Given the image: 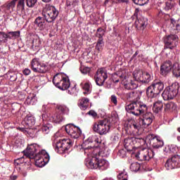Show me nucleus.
<instances>
[{
    "mask_svg": "<svg viewBox=\"0 0 180 180\" xmlns=\"http://www.w3.org/2000/svg\"><path fill=\"white\" fill-rule=\"evenodd\" d=\"M94 143H96L97 144H99V143H101V141H99V138L98 136L96 140H94Z\"/></svg>",
    "mask_w": 180,
    "mask_h": 180,
    "instance_id": "nucleus-58",
    "label": "nucleus"
},
{
    "mask_svg": "<svg viewBox=\"0 0 180 180\" xmlns=\"http://www.w3.org/2000/svg\"><path fill=\"white\" fill-rule=\"evenodd\" d=\"M125 110L134 116H141V123L143 127H148L154 120V115L150 112H147L148 108L143 102L131 103L125 106Z\"/></svg>",
    "mask_w": 180,
    "mask_h": 180,
    "instance_id": "nucleus-2",
    "label": "nucleus"
},
{
    "mask_svg": "<svg viewBox=\"0 0 180 180\" xmlns=\"http://www.w3.org/2000/svg\"><path fill=\"white\" fill-rule=\"evenodd\" d=\"M34 23L37 25V26H38L39 28L41 29V30H43L46 26V20L41 17H37L35 19Z\"/></svg>",
    "mask_w": 180,
    "mask_h": 180,
    "instance_id": "nucleus-28",
    "label": "nucleus"
},
{
    "mask_svg": "<svg viewBox=\"0 0 180 180\" xmlns=\"http://www.w3.org/2000/svg\"><path fill=\"white\" fill-rule=\"evenodd\" d=\"M80 71L82 74H84V75H86V74H89L91 72V68L89 67H81L80 68Z\"/></svg>",
    "mask_w": 180,
    "mask_h": 180,
    "instance_id": "nucleus-48",
    "label": "nucleus"
},
{
    "mask_svg": "<svg viewBox=\"0 0 180 180\" xmlns=\"http://www.w3.org/2000/svg\"><path fill=\"white\" fill-rule=\"evenodd\" d=\"M32 72V71L30 70V69L29 68H25L23 71L22 73L24 74V75H30V73Z\"/></svg>",
    "mask_w": 180,
    "mask_h": 180,
    "instance_id": "nucleus-55",
    "label": "nucleus"
},
{
    "mask_svg": "<svg viewBox=\"0 0 180 180\" xmlns=\"http://www.w3.org/2000/svg\"><path fill=\"white\" fill-rule=\"evenodd\" d=\"M84 154L88 157L85 160V165L89 169L106 171L110 167L109 161L99 158V157L109 156V153L103 150L98 151V150L95 149L92 151V146H89L87 148H84Z\"/></svg>",
    "mask_w": 180,
    "mask_h": 180,
    "instance_id": "nucleus-1",
    "label": "nucleus"
},
{
    "mask_svg": "<svg viewBox=\"0 0 180 180\" xmlns=\"http://www.w3.org/2000/svg\"><path fill=\"white\" fill-rule=\"evenodd\" d=\"M180 156L175 155L171 158L168 159L165 166L167 169H174L178 168V164H179Z\"/></svg>",
    "mask_w": 180,
    "mask_h": 180,
    "instance_id": "nucleus-19",
    "label": "nucleus"
},
{
    "mask_svg": "<svg viewBox=\"0 0 180 180\" xmlns=\"http://www.w3.org/2000/svg\"><path fill=\"white\" fill-rule=\"evenodd\" d=\"M178 92H179V84L175 82L165 88L162 94V96L164 101H169L174 99L178 95Z\"/></svg>",
    "mask_w": 180,
    "mask_h": 180,
    "instance_id": "nucleus-8",
    "label": "nucleus"
},
{
    "mask_svg": "<svg viewBox=\"0 0 180 180\" xmlns=\"http://www.w3.org/2000/svg\"><path fill=\"white\" fill-rule=\"evenodd\" d=\"M179 27H180L179 24H176V30H179Z\"/></svg>",
    "mask_w": 180,
    "mask_h": 180,
    "instance_id": "nucleus-60",
    "label": "nucleus"
},
{
    "mask_svg": "<svg viewBox=\"0 0 180 180\" xmlns=\"http://www.w3.org/2000/svg\"><path fill=\"white\" fill-rule=\"evenodd\" d=\"M138 87L139 84H137V82H136V80H131L130 82L124 84L125 89L128 90L137 89Z\"/></svg>",
    "mask_w": 180,
    "mask_h": 180,
    "instance_id": "nucleus-31",
    "label": "nucleus"
},
{
    "mask_svg": "<svg viewBox=\"0 0 180 180\" xmlns=\"http://www.w3.org/2000/svg\"><path fill=\"white\" fill-rule=\"evenodd\" d=\"M82 88L84 90V91L83 92L84 95H89V94H91L92 91V86H91V83L89 82L84 83L82 85Z\"/></svg>",
    "mask_w": 180,
    "mask_h": 180,
    "instance_id": "nucleus-33",
    "label": "nucleus"
},
{
    "mask_svg": "<svg viewBox=\"0 0 180 180\" xmlns=\"http://www.w3.org/2000/svg\"><path fill=\"white\" fill-rule=\"evenodd\" d=\"M173 75L174 77H176V78L180 77V67H179V63H174L173 65V68L172 69Z\"/></svg>",
    "mask_w": 180,
    "mask_h": 180,
    "instance_id": "nucleus-32",
    "label": "nucleus"
},
{
    "mask_svg": "<svg viewBox=\"0 0 180 180\" xmlns=\"http://www.w3.org/2000/svg\"><path fill=\"white\" fill-rule=\"evenodd\" d=\"M164 91V82L160 80L154 81L146 89V95L148 98H155Z\"/></svg>",
    "mask_w": 180,
    "mask_h": 180,
    "instance_id": "nucleus-6",
    "label": "nucleus"
},
{
    "mask_svg": "<svg viewBox=\"0 0 180 180\" xmlns=\"http://www.w3.org/2000/svg\"><path fill=\"white\" fill-rule=\"evenodd\" d=\"M117 179L118 180H129V175H127V172L123 171L120 172V173L117 175Z\"/></svg>",
    "mask_w": 180,
    "mask_h": 180,
    "instance_id": "nucleus-39",
    "label": "nucleus"
},
{
    "mask_svg": "<svg viewBox=\"0 0 180 180\" xmlns=\"http://www.w3.org/2000/svg\"><path fill=\"white\" fill-rule=\"evenodd\" d=\"M53 83L56 88H58L61 91H67L71 86L70 78L63 72L58 73L53 77Z\"/></svg>",
    "mask_w": 180,
    "mask_h": 180,
    "instance_id": "nucleus-4",
    "label": "nucleus"
},
{
    "mask_svg": "<svg viewBox=\"0 0 180 180\" xmlns=\"http://www.w3.org/2000/svg\"><path fill=\"white\" fill-rule=\"evenodd\" d=\"M94 140H98V136H89L83 143V146H88V144H92Z\"/></svg>",
    "mask_w": 180,
    "mask_h": 180,
    "instance_id": "nucleus-40",
    "label": "nucleus"
},
{
    "mask_svg": "<svg viewBox=\"0 0 180 180\" xmlns=\"http://www.w3.org/2000/svg\"><path fill=\"white\" fill-rule=\"evenodd\" d=\"M10 178H11V180H16V179H18V176L12 175V176H10Z\"/></svg>",
    "mask_w": 180,
    "mask_h": 180,
    "instance_id": "nucleus-57",
    "label": "nucleus"
},
{
    "mask_svg": "<svg viewBox=\"0 0 180 180\" xmlns=\"http://www.w3.org/2000/svg\"><path fill=\"white\" fill-rule=\"evenodd\" d=\"M103 180H115L112 178H105Z\"/></svg>",
    "mask_w": 180,
    "mask_h": 180,
    "instance_id": "nucleus-62",
    "label": "nucleus"
},
{
    "mask_svg": "<svg viewBox=\"0 0 180 180\" xmlns=\"http://www.w3.org/2000/svg\"><path fill=\"white\" fill-rule=\"evenodd\" d=\"M37 151L39 152L36 154ZM22 153H24V155L30 160H33V158L36 157L37 158H39L41 160H45L46 162L50 161V155L49 153H47L45 150H40V146H39L37 143H32L28 145L26 150H23Z\"/></svg>",
    "mask_w": 180,
    "mask_h": 180,
    "instance_id": "nucleus-3",
    "label": "nucleus"
},
{
    "mask_svg": "<svg viewBox=\"0 0 180 180\" xmlns=\"http://www.w3.org/2000/svg\"><path fill=\"white\" fill-rule=\"evenodd\" d=\"M42 120L44 122H51L52 123H61L64 120V117L61 114H54L53 115H49L47 114H42Z\"/></svg>",
    "mask_w": 180,
    "mask_h": 180,
    "instance_id": "nucleus-16",
    "label": "nucleus"
},
{
    "mask_svg": "<svg viewBox=\"0 0 180 180\" xmlns=\"http://www.w3.org/2000/svg\"><path fill=\"white\" fill-rule=\"evenodd\" d=\"M118 77H120L121 81H126L127 79V72L126 70L119 72Z\"/></svg>",
    "mask_w": 180,
    "mask_h": 180,
    "instance_id": "nucleus-44",
    "label": "nucleus"
},
{
    "mask_svg": "<svg viewBox=\"0 0 180 180\" xmlns=\"http://www.w3.org/2000/svg\"><path fill=\"white\" fill-rule=\"evenodd\" d=\"M4 39H6V33L0 32V42L3 41Z\"/></svg>",
    "mask_w": 180,
    "mask_h": 180,
    "instance_id": "nucleus-53",
    "label": "nucleus"
},
{
    "mask_svg": "<svg viewBox=\"0 0 180 180\" xmlns=\"http://www.w3.org/2000/svg\"><path fill=\"white\" fill-rule=\"evenodd\" d=\"M88 115L92 116V117H96V116H98V113H96V112H95L94 110L89 111Z\"/></svg>",
    "mask_w": 180,
    "mask_h": 180,
    "instance_id": "nucleus-54",
    "label": "nucleus"
},
{
    "mask_svg": "<svg viewBox=\"0 0 180 180\" xmlns=\"http://www.w3.org/2000/svg\"><path fill=\"white\" fill-rule=\"evenodd\" d=\"M20 36V32L18 31L15 32H9L8 34H6V39H16V37H19Z\"/></svg>",
    "mask_w": 180,
    "mask_h": 180,
    "instance_id": "nucleus-38",
    "label": "nucleus"
},
{
    "mask_svg": "<svg viewBox=\"0 0 180 180\" xmlns=\"http://www.w3.org/2000/svg\"><path fill=\"white\" fill-rule=\"evenodd\" d=\"M34 158L35 160V165L37 167H39V168L44 167V165H46L49 162H46L44 159L37 158L36 157H34Z\"/></svg>",
    "mask_w": 180,
    "mask_h": 180,
    "instance_id": "nucleus-36",
    "label": "nucleus"
},
{
    "mask_svg": "<svg viewBox=\"0 0 180 180\" xmlns=\"http://www.w3.org/2000/svg\"><path fill=\"white\" fill-rule=\"evenodd\" d=\"M78 106L81 110H86L89 108V98H82L78 101Z\"/></svg>",
    "mask_w": 180,
    "mask_h": 180,
    "instance_id": "nucleus-24",
    "label": "nucleus"
},
{
    "mask_svg": "<svg viewBox=\"0 0 180 180\" xmlns=\"http://www.w3.org/2000/svg\"><path fill=\"white\" fill-rule=\"evenodd\" d=\"M140 164L139 162L131 163L130 166V169L133 172H137V171H140Z\"/></svg>",
    "mask_w": 180,
    "mask_h": 180,
    "instance_id": "nucleus-41",
    "label": "nucleus"
},
{
    "mask_svg": "<svg viewBox=\"0 0 180 180\" xmlns=\"http://www.w3.org/2000/svg\"><path fill=\"white\" fill-rule=\"evenodd\" d=\"M34 124H36V119H34V117L33 115H27L24 121V126L25 128H20V130L24 134L32 136V127H33Z\"/></svg>",
    "mask_w": 180,
    "mask_h": 180,
    "instance_id": "nucleus-11",
    "label": "nucleus"
},
{
    "mask_svg": "<svg viewBox=\"0 0 180 180\" xmlns=\"http://www.w3.org/2000/svg\"><path fill=\"white\" fill-rule=\"evenodd\" d=\"M25 1L28 8H33L37 4V0H25Z\"/></svg>",
    "mask_w": 180,
    "mask_h": 180,
    "instance_id": "nucleus-47",
    "label": "nucleus"
},
{
    "mask_svg": "<svg viewBox=\"0 0 180 180\" xmlns=\"http://www.w3.org/2000/svg\"><path fill=\"white\" fill-rule=\"evenodd\" d=\"M155 155L154 151L151 149L143 148L136 153L135 157L139 161H150Z\"/></svg>",
    "mask_w": 180,
    "mask_h": 180,
    "instance_id": "nucleus-12",
    "label": "nucleus"
},
{
    "mask_svg": "<svg viewBox=\"0 0 180 180\" xmlns=\"http://www.w3.org/2000/svg\"><path fill=\"white\" fill-rule=\"evenodd\" d=\"M174 67V63L171 60L165 61L160 66V74L163 77H167L168 74L171 73L172 68Z\"/></svg>",
    "mask_w": 180,
    "mask_h": 180,
    "instance_id": "nucleus-18",
    "label": "nucleus"
},
{
    "mask_svg": "<svg viewBox=\"0 0 180 180\" xmlns=\"http://www.w3.org/2000/svg\"><path fill=\"white\" fill-rule=\"evenodd\" d=\"M177 130H178V132H179V133H180V127H179V128H178V129H177Z\"/></svg>",
    "mask_w": 180,
    "mask_h": 180,
    "instance_id": "nucleus-64",
    "label": "nucleus"
},
{
    "mask_svg": "<svg viewBox=\"0 0 180 180\" xmlns=\"http://www.w3.org/2000/svg\"><path fill=\"white\" fill-rule=\"evenodd\" d=\"M41 131L44 133V134H49L50 133V124H44L41 128Z\"/></svg>",
    "mask_w": 180,
    "mask_h": 180,
    "instance_id": "nucleus-45",
    "label": "nucleus"
},
{
    "mask_svg": "<svg viewBox=\"0 0 180 180\" xmlns=\"http://www.w3.org/2000/svg\"><path fill=\"white\" fill-rule=\"evenodd\" d=\"M148 139L150 140V143L153 148H160L164 146V141L161 140V137L154 136V135H148Z\"/></svg>",
    "mask_w": 180,
    "mask_h": 180,
    "instance_id": "nucleus-20",
    "label": "nucleus"
},
{
    "mask_svg": "<svg viewBox=\"0 0 180 180\" xmlns=\"http://www.w3.org/2000/svg\"><path fill=\"white\" fill-rule=\"evenodd\" d=\"M176 104L174 102H169L165 104V110L169 112V110H176Z\"/></svg>",
    "mask_w": 180,
    "mask_h": 180,
    "instance_id": "nucleus-35",
    "label": "nucleus"
},
{
    "mask_svg": "<svg viewBox=\"0 0 180 180\" xmlns=\"http://www.w3.org/2000/svg\"><path fill=\"white\" fill-rule=\"evenodd\" d=\"M51 0H42L43 2L49 3L51 2Z\"/></svg>",
    "mask_w": 180,
    "mask_h": 180,
    "instance_id": "nucleus-61",
    "label": "nucleus"
},
{
    "mask_svg": "<svg viewBox=\"0 0 180 180\" xmlns=\"http://www.w3.org/2000/svg\"><path fill=\"white\" fill-rule=\"evenodd\" d=\"M171 22H172L173 26H175L176 21L174 20V18L171 19Z\"/></svg>",
    "mask_w": 180,
    "mask_h": 180,
    "instance_id": "nucleus-59",
    "label": "nucleus"
},
{
    "mask_svg": "<svg viewBox=\"0 0 180 180\" xmlns=\"http://www.w3.org/2000/svg\"><path fill=\"white\" fill-rule=\"evenodd\" d=\"M147 18L142 17L139 18L135 21V27L138 29V30H144L146 26H147Z\"/></svg>",
    "mask_w": 180,
    "mask_h": 180,
    "instance_id": "nucleus-23",
    "label": "nucleus"
},
{
    "mask_svg": "<svg viewBox=\"0 0 180 180\" xmlns=\"http://www.w3.org/2000/svg\"><path fill=\"white\" fill-rule=\"evenodd\" d=\"M124 146L127 151H131L133 150V140L130 138H127L124 140Z\"/></svg>",
    "mask_w": 180,
    "mask_h": 180,
    "instance_id": "nucleus-29",
    "label": "nucleus"
},
{
    "mask_svg": "<svg viewBox=\"0 0 180 180\" xmlns=\"http://www.w3.org/2000/svg\"><path fill=\"white\" fill-rule=\"evenodd\" d=\"M56 109H58L60 112V115H68L70 113V108L67 107V105H57Z\"/></svg>",
    "mask_w": 180,
    "mask_h": 180,
    "instance_id": "nucleus-34",
    "label": "nucleus"
},
{
    "mask_svg": "<svg viewBox=\"0 0 180 180\" xmlns=\"http://www.w3.org/2000/svg\"><path fill=\"white\" fill-rule=\"evenodd\" d=\"M53 146L58 154H64L72 147V141L71 139H59L54 141Z\"/></svg>",
    "mask_w": 180,
    "mask_h": 180,
    "instance_id": "nucleus-5",
    "label": "nucleus"
},
{
    "mask_svg": "<svg viewBox=\"0 0 180 180\" xmlns=\"http://www.w3.org/2000/svg\"><path fill=\"white\" fill-rule=\"evenodd\" d=\"M65 130L66 133L72 137V139H78L82 134V131L79 127L69 124L65 126Z\"/></svg>",
    "mask_w": 180,
    "mask_h": 180,
    "instance_id": "nucleus-14",
    "label": "nucleus"
},
{
    "mask_svg": "<svg viewBox=\"0 0 180 180\" xmlns=\"http://www.w3.org/2000/svg\"><path fill=\"white\" fill-rule=\"evenodd\" d=\"M25 1L26 0H19L18 5H17V9L20 12H23L25 11Z\"/></svg>",
    "mask_w": 180,
    "mask_h": 180,
    "instance_id": "nucleus-43",
    "label": "nucleus"
},
{
    "mask_svg": "<svg viewBox=\"0 0 180 180\" xmlns=\"http://www.w3.org/2000/svg\"><path fill=\"white\" fill-rule=\"evenodd\" d=\"M25 103L26 105H36L37 103V96L34 94L29 96L25 100Z\"/></svg>",
    "mask_w": 180,
    "mask_h": 180,
    "instance_id": "nucleus-30",
    "label": "nucleus"
},
{
    "mask_svg": "<svg viewBox=\"0 0 180 180\" xmlns=\"http://www.w3.org/2000/svg\"><path fill=\"white\" fill-rule=\"evenodd\" d=\"M153 79V77H151V75L148 73V72H145L143 73V80H141V82H143L144 84H147L150 82Z\"/></svg>",
    "mask_w": 180,
    "mask_h": 180,
    "instance_id": "nucleus-37",
    "label": "nucleus"
},
{
    "mask_svg": "<svg viewBox=\"0 0 180 180\" xmlns=\"http://www.w3.org/2000/svg\"><path fill=\"white\" fill-rule=\"evenodd\" d=\"M135 5H139L140 6H143L146 4H148L149 0H132Z\"/></svg>",
    "mask_w": 180,
    "mask_h": 180,
    "instance_id": "nucleus-46",
    "label": "nucleus"
},
{
    "mask_svg": "<svg viewBox=\"0 0 180 180\" xmlns=\"http://www.w3.org/2000/svg\"><path fill=\"white\" fill-rule=\"evenodd\" d=\"M103 36H105V30L98 28L96 32V37H98V39L96 45V49L98 50V51H102V50H103V46H105V42L103 41Z\"/></svg>",
    "mask_w": 180,
    "mask_h": 180,
    "instance_id": "nucleus-17",
    "label": "nucleus"
},
{
    "mask_svg": "<svg viewBox=\"0 0 180 180\" xmlns=\"http://www.w3.org/2000/svg\"><path fill=\"white\" fill-rule=\"evenodd\" d=\"M31 69L34 72L44 74L49 71V66L44 63L40 64V59L34 58L30 63Z\"/></svg>",
    "mask_w": 180,
    "mask_h": 180,
    "instance_id": "nucleus-10",
    "label": "nucleus"
},
{
    "mask_svg": "<svg viewBox=\"0 0 180 180\" xmlns=\"http://www.w3.org/2000/svg\"><path fill=\"white\" fill-rule=\"evenodd\" d=\"M15 143L16 144H19V143H20V145H18V147H22V146H23V144L25 143V141H23L22 139H20L17 140Z\"/></svg>",
    "mask_w": 180,
    "mask_h": 180,
    "instance_id": "nucleus-56",
    "label": "nucleus"
},
{
    "mask_svg": "<svg viewBox=\"0 0 180 180\" xmlns=\"http://www.w3.org/2000/svg\"><path fill=\"white\" fill-rule=\"evenodd\" d=\"M164 41L166 49L174 50V48L178 44V35L171 34L164 37Z\"/></svg>",
    "mask_w": 180,
    "mask_h": 180,
    "instance_id": "nucleus-15",
    "label": "nucleus"
},
{
    "mask_svg": "<svg viewBox=\"0 0 180 180\" xmlns=\"http://www.w3.org/2000/svg\"><path fill=\"white\" fill-rule=\"evenodd\" d=\"M143 74L141 70H136L133 72L134 78L136 82H141L143 81Z\"/></svg>",
    "mask_w": 180,
    "mask_h": 180,
    "instance_id": "nucleus-27",
    "label": "nucleus"
},
{
    "mask_svg": "<svg viewBox=\"0 0 180 180\" xmlns=\"http://www.w3.org/2000/svg\"><path fill=\"white\" fill-rule=\"evenodd\" d=\"M40 46H41V41H40V38H39V37L35 36L32 40V49L39 51V50H40Z\"/></svg>",
    "mask_w": 180,
    "mask_h": 180,
    "instance_id": "nucleus-26",
    "label": "nucleus"
},
{
    "mask_svg": "<svg viewBox=\"0 0 180 180\" xmlns=\"http://www.w3.org/2000/svg\"><path fill=\"white\" fill-rule=\"evenodd\" d=\"M165 11H169L172 9V4L171 2H166V6L165 7Z\"/></svg>",
    "mask_w": 180,
    "mask_h": 180,
    "instance_id": "nucleus-52",
    "label": "nucleus"
},
{
    "mask_svg": "<svg viewBox=\"0 0 180 180\" xmlns=\"http://www.w3.org/2000/svg\"><path fill=\"white\" fill-rule=\"evenodd\" d=\"M120 80H119V79H116L115 81H114V82L115 83V84H117V82H119Z\"/></svg>",
    "mask_w": 180,
    "mask_h": 180,
    "instance_id": "nucleus-63",
    "label": "nucleus"
},
{
    "mask_svg": "<svg viewBox=\"0 0 180 180\" xmlns=\"http://www.w3.org/2000/svg\"><path fill=\"white\" fill-rule=\"evenodd\" d=\"M110 101L112 102V103H113L114 105H117V97H116L115 95H112L110 97Z\"/></svg>",
    "mask_w": 180,
    "mask_h": 180,
    "instance_id": "nucleus-51",
    "label": "nucleus"
},
{
    "mask_svg": "<svg viewBox=\"0 0 180 180\" xmlns=\"http://www.w3.org/2000/svg\"><path fill=\"white\" fill-rule=\"evenodd\" d=\"M23 156L19 158H17L14 160L15 165H20V164H23L25 162V160H23Z\"/></svg>",
    "mask_w": 180,
    "mask_h": 180,
    "instance_id": "nucleus-50",
    "label": "nucleus"
},
{
    "mask_svg": "<svg viewBox=\"0 0 180 180\" xmlns=\"http://www.w3.org/2000/svg\"><path fill=\"white\" fill-rule=\"evenodd\" d=\"M140 96H141V94L137 91H132L127 94V101H130L131 102H139L137 101L140 99Z\"/></svg>",
    "mask_w": 180,
    "mask_h": 180,
    "instance_id": "nucleus-22",
    "label": "nucleus"
},
{
    "mask_svg": "<svg viewBox=\"0 0 180 180\" xmlns=\"http://www.w3.org/2000/svg\"><path fill=\"white\" fill-rule=\"evenodd\" d=\"M96 85L103 86L106 79H108V71L105 68H101L98 69L94 76Z\"/></svg>",
    "mask_w": 180,
    "mask_h": 180,
    "instance_id": "nucleus-13",
    "label": "nucleus"
},
{
    "mask_svg": "<svg viewBox=\"0 0 180 180\" xmlns=\"http://www.w3.org/2000/svg\"><path fill=\"white\" fill-rule=\"evenodd\" d=\"M110 130V125L103 120H98L93 124V131H95V133L100 134V136L108 134Z\"/></svg>",
    "mask_w": 180,
    "mask_h": 180,
    "instance_id": "nucleus-9",
    "label": "nucleus"
},
{
    "mask_svg": "<svg viewBox=\"0 0 180 180\" xmlns=\"http://www.w3.org/2000/svg\"><path fill=\"white\" fill-rule=\"evenodd\" d=\"M162 108H164L162 101H158L153 103V110L154 113H160L162 110Z\"/></svg>",
    "mask_w": 180,
    "mask_h": 180,
    "instance_id": "nucleus-25",
    "label": "nucleus"
},
{
    "mask_svg": "<svg viewBox=\"0 0 180 180\" xmlns=\"http://www.w3.org/2000/svg\"><path fill=\"white\" fill-rule=\"evenodd\" d=\"M42 16L46 22L51 23V22H54L57 19L58 11L56 7L46 4L42 11Z\"/></svg>",
    "mask_w": 180,
    "mask_h": 180,
    "instance_id": "nucleus-7",
    "label": "nucleus"
},
{
    "mask_svg": "<svg viewBox=\"0 0 180 180\" xmlns=\"http://www.w3.org/2000/svg\"><path fill=\"white\" fill-rule=\"evenodd\" d=\"M128 130L130 133H132L134 136H140L143 132V129H141V125L139 122H133L128 125Z\"/></svg>",
    "mask_w": 180,
    "mask_h": 180,
    "instance_id": "nucleus-21",
    "label": "nucleus"
},
{
    "mask_svg": "<svg viewBox=\"0 0 180 180\" xmlns=\"http://www.w3.org/2000/svg\"><path fill=\"white\" fill-rule=\"evenodd\" d=\"M68 94H69V95H73L74 96H77V95L78 94V90L77 89V86L75 85L72 87H70V88L69 87Z\"/></svg>",
    "mask_w": 180,
    "mask_h": 180,
    "instance_id": "nucleus-42",
    "label": "nucleus"
},
{
    "mask_svg": "<svg viewBox=\"0 0 180 180\" xmlns=\"http://www.w3.org/2000/svg\"><path fill=\"white\" fill-rule=\"evenodd\" d=\"M17 0H13L6 4L7 9H13V7L16 5Z\"/></svg>",
    "mask_w": 180,
    "mask_h": 180,
    "instance_id": "nucleus-49",
    "label": "nucleus"
}]
</instances>
